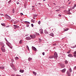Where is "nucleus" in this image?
Returning <instances> with one entry per match:
<instances>
[{
	"mask_svg": "<svg viewBox=\"0 0 76 76\" xmlns=\"http://www.w3.org/2000/svg\"><path fill=\"white\" fill-rule=\"evenodd\" d=\"M0 45H1L2 47L1 48V50L3 52H6V50H5V48L4 47V44L2 42H1L0 43Z\"/></svg>",
	"mask_w": 76,
	"mask_h": 76,
	"instance_id": "nucleus-1",
	"label": "nucleus"
},
{
	"mask_svg": "<svg viewBox=\"0 0 76 76\" xmlns=\"http://www.w3.org/2000/svg\"><path fill=\"white\" fill-rule=\"evenodd\" d=\"M53 58L55 59H57L58 57V55H57V53L55 52L54 53V55L53 56Z\"/></svg>",
	"mask_w": 76,
	"mask_h": 76,
	"instance_id": "nucleus-2",
	"label": "nucleus"
},
{
	"mask_svg": "<svg viewBox=\"0 0 76 76\" xmlns=\"http://www.w3.org/2000/svg\"><path fill=\"white\" fill-rule=\"evenodd\" d=\"M14 29H16V28H19V26L16 25H14Z\"/></svg>",
	"mask_w": 76,
	"mask_h": 76,
	"instance_id": "nucleus-3",
	"label": "nucleus"
},
{
	"mask_svg": "<svg viewBox=\"0 0 76 76\" xmlns=\"http://www.w3.org/2000/svg\"><path fill=\"white\" fill-rule=\"evenodd\" d=\"M26 40H29L31 39V38H30V37H27L26 38Z\"/></svg>",
	"mask_w": 76,
	"mask_h": 76,
	"instance_id": "nucleus-4",
	"label": "nucleus"
},
{
	"mask_svg": "<svg viewBox=\"0 0 76 76\" xmlns=\"http://www.w3.org/2000/svg\"><path fill=\"white\" fill-rule=\"evenodd\" d=\"M39 31L40 32L41 34H43V30H42V29H40Z\"/></svg>",
	"mask_w": 76,
	"mask_h": 76,
	"instance_id": "nucleus-5",
	"label": "nucleus"
},
{
	"mask_svg": "<svg viewBox=\"0 0 76 76\" xmlns=\"http://www.w3.org/2000/svg\"><path fill=\"white\" fill-rule=\"evenodd\" d=\"M30 37H31V38H35L36 36H35V35L34 34L33 35H31L30 36Z\"/></svg>",
	"mask_w": 76,
	"mask_h": 76,
	"instance_id": "nucleus-6",
	"label": "nucleus"
},
{
	"mask_svg": "<svg viewBox=\"0 0 76 76\" xmlns=\"http://www.w3.org/2000/svg\"><path fill=\"white\" fill-rule=\"evenodd\" d=\"M32 49L33 50L36 51H37V49L35 48V47H34V46H32Z\"/></svg>",
	"mask_w": 76,
	"mask_h": 76,
	"instance_id": "nucleus-7",
	"label": "nucleus"
},
{
	"mask_svg": "<svg viewBox=\"0 0 76 76\" xmlns=\"http://www.w3.org/2000/svg\"><path fill=\"white\" fill-rule=\"evenodd\" d=\"M61 66L62 68H64L65 67V65L64 64H61Z\"/></svg>",
	"mask_w": 76,
	"mask_h": 76,
	"instance_id": "nucleus-8",
	"label": "nucleus"
},
{
	"mask_svg": "<svg viewBox=\"0 0 76 76\" xmlns=\"http://www.w3.org/2000/svg\"><path fill=\"white\" fill-rule=\"evenodd\" d=\"M6 44H7V45L8 46V47H10V48H11V49H12V47L9 44V43H8L7 42Z\"/></svg>",
	"mask_w": 76,
	"mask_h": 76,
	"instance_id": "nucleus-9",
	"label": "nucleus"
},
{
	"mask_svg": "<svg viewBox=\"0 0 76 76\" xmlns=\"http://www.w3.org/2000/svg\"><path fill=\"white\" fill-rule=\"evenodd\" d=\"M25 23H26V24H27V25H29V24H30V23L29 22L25 21Z\"/></svg>",
	"mask_w": 76,
	"mask_h": 76,
	"instance_id": "nucleus-10",
	"label": "nucleus"
},
{
	"mask_svg": "<svg viewBox=\"0 0 76 76\" xmlns=\"http://www.w3.org/2000/svg\"><path fill=\"white\" fill-rule=\"evenodd\" d=\"M49 35H50V36H51V37H54V34H53V33H51Z\"/></svg>",
	"mask_w": 76,
	"mask_h": 76,
	"instance_id": "nucleus-11",
	"label": "nucleus"
},
{
	"mask_svg": "<svg viewBox=\"0 0 76 76\" xmlns=\"http://www.w3.org/2000/svg\"><path fill=\"white\" fill-rule=\"evenodd\" d=\"M49 58H54L53 56H50L49 57Z\"/></svg>",
	"mask_w": 76,
	"mask_h": 76,
	"instance_id": "nucleus-12",
	"label": "nucleus"
},
{
	"mask_svg": "<svg viewBox=\"0 0 76 76\" xmlns=\"http://www.w3.org/2000/svg\"><path fill=\"white\" fill-rule=\"evenodd\" d=\"M61 71L62 72V73H64V72L66 71V69H64Z\"/></svg>",
	"mask_w": 76,
	"mask_h": 76,
	"instance_id": "nucleus-13",
	"label": "nucleus"
},
{
	"mask_svg": "<svg viewBox=\"0 0 76 76\" xmlns=\"http://www.w3.org/2000/svg\"><path fill=\"white\" fill-rule=\"evenodd\" d=\"M20 73H23L24 72V70L20 69Z\"/></svg>",
	"mask_w": 76,
	"mask_h": 76,
	"instance_id": "nucleus-14",
	"label": "nucleus"
},
{
	"mask_svg": "<svg viewBox=\"0 0 76 76\" xmlns=\"http://www.w3.org/2000/svg\"><path fill=\"white\" fill-rule=\"evenodd\" d=\"M33 73L34 74V75H35V76L37 75V72L34 71L33 72Z\"/></svg>",
	"mask_w": 76,
	"mask_h": 76,
	"instance_id": "nucleus-15",
	"label": "nucleus"
},
{
	"mask_svg": "<svg viewBox=\"0 0 76 76\" xmlns=\"http://www.w3.org/2000/svg\"><path fill=\"white\" fill-rule=\"evenodd\" d=\"M67 74L68 76H70V73L69 72V71H67Z\"/></svg>",
	"mask_w": 76,
	"mask_h": 76,
	"instance_id": "nucleus-16",
	"label": "nucleus"
},
{
	"mask_svg": "<svg viewBox=\"0 0 76 76\" xmlns=\"http://www.w3.org/2000/svg\"><path fill=\"white\" fill-rule=\"evenodd\" d=\"M31 60H32V58H31L30 57H29L28 58V61H31Z\"/></svg>",
	"mask_w": 76,
	"mask_h": 76,
	"instance_id": "nucleus-17",
	"label": "nucleus"
},
{
	"mask_svg": "<svg viewBox=\"0 0 76 76\" xmlns=\"http://www.w3.org/2000/svg\"><path fill=\"white\" fill-rule=\"evenodd\" d=\"M68 56L69 57H72V54H69V55H68Z\"/></svg>",
	"mask_w": 76,
	"mask_h": 76,
	"instance_id": "nucleus-18",
	"label": "nucleus"
},
{
	"mask_svg": "<svg viewBox=\"0 0 76 76\" xmlns=\"http://www.w3.org/2000/svg\"><path fill=\"white\" fill-rule=\"evenodd\" d=\"M15 59L16 60H18L19 59V58H18V57H15Z\"/></svg>",
	"mask_w": 76,
	"mask_h": 76,
	"instance_id": "nucleus-19",
	"label": "nucleus"
},
{
	"mask_svg": "<svg viewBox=\"0 0 76 76\" xmlns=\"http://www.w3.org/2000/svg\"><path fill=\"white\" fill-rule=\"evenodd\" d=\"M69 71L70 72H72V69H71V68H70L69 69Z\"/></svg>",
	"mask_w": 76,
	"mask_h": 76,
	"instance_id": "nucleus-20",
	"label": "nucleus"
},
{
	"mask_svg": "<svg viewBox=\"0 0 76 76\" xmlns=\"http://www.w3.org/2000/svg\"><path fill=\"white\" fill-rule=\"evenodd\" d=\"M19 43L20 44L22 43V40H20L19 42Z\"/></svg>",
	"mask_w": 76,
	"mask_h": 76,
	"instance_id": "nucleus-21",
	"label": "nucleus"
},
{
	"mask_svg": "<svg viewBox=\"0 0 76 76\" xmlns=\"http://www.w3.org/2000/svg\"><path fill=\"white\" fill-rule=\"evenodd\" d=\"M6 16H8V17L9 18H11L10 17V16H9L8 15H7V14H6Z\"/></svg>",
	"mask_w": 76,
	"mask_h": 76,
	"instance_id": "nucleus-22",
	"label": "nucleus"
},
{
	"mask_svg": "<svg viewBox=\"0 0 76 76\" xmlns=\"http://www.w3.org/2000/svg\"><path fill=\"white\" fill-rule=\"evenodd\" d=\"M33 16L34 17H37V16H38V15H36V14H35V15H34Z\"/></svg>",
	"mask_w": 76,
	"mask_h": 76,
	"instance_id": "nucleus-23",
	"label": "nucleus"
},
{
	"mask_svg": "<svg viewBox=\"0 0 76 76\" xmlns=\"http://www.w3.org/2000/svg\"><path fill=\"white\" fill-rule=\"evenodd\" d=\"M1 25L3 26H5V24L4 23L1 24Z\"/></svg>",
	"mask_w": 76,
	"mask_h": 76,
	"instance_id": "nucleus-24",
	"label": "nucleus"
},
{
	"mask_svg": "<svg viewBox=\"0 0 76 76\" xmlns=\"http://www.w3.org/2000/svg\"><path fill=\"white\" fill-rule=\"evenodd\" d=\"M76 47V45H74L72 47L73 48H75Z\"/></svg>",
	"mask_w": 76,
	"mask_h": 76,
	"instance_id": "nucleus-25",
	"label": "nucleus"
},
{
	"mask_svg": "<svg viewBox=\"0 0 76 76\" xmlns=\"http://www.w3.org/2000/svg\"><path fill=\"white\" fill-rule=\"evenodd\" d=\"M12 1V0H10V1H9L8 2V3L9 4L11 3V2Z\"/></svg>",
	"mask_w": 76,
	"mask_h": 76,
	"instance_id": "nucleus-26",
	"label": "nucleus"
},
{
	"mask_svg": "<svg viewBox=\"0 0 76 76\" xmlns=\"http://www.w3.org/2000/svg\"><path fill=\"white\" fill-rule=\"evenodd\" d=\"M64 13H67V10H65L64 11Z\"/></svg>",
	"mask_w": 76,
	"mask_h": 76,
	"instance_id": "nucleus-27",
	"label": "nucleus"
},
{
	"mask_svg": "<svg viewBox=\"0 0 76 76\" xmlns=\"http://www.w3.org/2000/svg\"><path fill=\"white\" fill-rule=\"evenodd\" d=\"M39 39V41L40 42H41V39Z\"/></svg>",
	"mask_w": 76,
	"mask_h": 76,
	"instance_id": "nucleus-28",
	"label": "nucleus"
},
{
	"mask_svg": "<svg viewBox=\"0 0 76 76\" xmlns=\"http://www.w3.org/2000/svg\"><path fill=\"white\" fill-rule=\"evenodd\" d=\"M12 13H15V10L14 9L12 10Z\"/></svg>",
	"mask_w": 76,
	"mask_h": 76,
	"instance_id": "nucleus-29",
	"label": "nucleus"
},
{
	"mask_svg": "<svg viewBox=\"0 0 76 76\" xmlns=\"http://www.w3.org/2000/svg\"><path fill=\"white\" fill-rule=\"evenodd\" d=\"M60 10L59 9V10H56V12H58V11H60Z\"/></svg>",
	"mask_w": 76,
	"mask_h": 76,
	"instance_id": "nucleus-30",
	"label": "nucleus"
},
{
	"mask_svg": "<svg viewBox=\"0 0 76 76\" xmlns=\"http://www.w3.org/2000/svg\"><path fill=\"white\" fill-rule=\"evenodd\" d=\"M13 69L15 70V71H16V69L15 68H14Z\"/></svg>",
	"mask_w": 76,
	"mask_h": 76,
	"instance_id": "nucleus-31",
	"label": "nucleus"
},
{
	"mask_svg": "<svg viewBox=\"0 0 76 76\" xmlns=\"http://www.w3.org/2000/svg\"><path fill=\"white\" fill-rule=\"evenodd\" d=\"M26 48H27V49L28 50H29V47H28V45H27L26 46Z\"/></svg>",
	"mask_w": 76,
	"mask_h": 76,
	"instance_id": "nucleus-32",
	"label": "nucleus"
},
{
	"mask_svg": "<svg viewBox=\"0 0 76 76\" xmlns=\"http://www.w3.org/2000/svg\"><path fill=\"white\" fill-rule=\"evenodd\" d=\"M4 69V67L1 66V69Z\"/></svg>",
	"mask_w": 76,
	"mask_h": 76,
	"instance_id": "nucleus-33",
	"label": "nucleus"
},
{
	"mask_svg": "<svg viewBox=\"0 0 76 76\" xmlns=\"http://www.w3.org/2000/svg\"><path fill=\"white\" fill-rule=\"evenodd\" d=\"M38 24H39V25L40 24V23H41V21H39L38 22Z\"/></svg>",
	"mask_w": 76,
	"mask_h": 76,
	"instance_id": "nucleus-34",
	"label": "nucleus"
},
{
	"mask_svg": "<svg viewBox=\"0 0 76 76\" xmlns=\"http://www.w3.org/2000/svg\"><path fill=\"white\" fill-rule=\"evenodd\" d=\"M70 10H69V13H68V14H70Z\"/></svg>",
	"mask_w": 76,
	"mask_h": 76,
	"instance_id": "nucleus-35",
	"label": "nucleus"
},
{
	"mask_svg": "<svg viewBox=\"0 0 76 76\" xmlns=\"http://www.w3.org/2000/svg\"><path fill=\"white\" fill-rule=\"evenodd\" d=\"M65 63L66 64H67V60H66L65 61Z\"/></svg>",
	"mask_w": 76,
	"mask_h": 76,
	"instance_id": "nucleus-36",
	"label": "nucleus"
},
{
	"mask_svg": "<svg viewBox=\"0 0 76 76\" xmlns=\"http://www.w3.org/2000/svg\"><path fill=\"white\" fill-rule=\"evenodd\" d=\"M42 55H43V56H44V55H45V53L43 52V53H42Z\"/></svg>",
	"mask_w": 76,
	"mask_h": 76,
	"instance_id": "nucleus-37",
	"label": "nucleus"
},
{
	"mask_svg": "<svg viewBox=\"0 0 76 76\" xmlns=\"http://www.w3.org/2000/svg\"><path fill=\"white\" fill-rule=\"evenodd\" d=\"M31 26L32 27H34V24H31Z\"/></svg>",
	"mask_w": 76,
	"mask_h": 76,
	"instance_id": "nucleus-38",
	"label": "nucleus"
},
{
	"mask_svg": "<svg viewBox=\"0 0 76 76\" xmlns=\"http://www.w3.org/2000/svg\"><path fill=\"white\" fill-rule=\"evenodd\" d=\"M64 31H67V28H66V29H64Z\"/></svg>",
	"mask_w": 76,
	"mask_h": 76,
	"instance_id": "nucleus-39",
	"label": "nucleus"
},
{
	"mask_svg": "<svg viewBox=\"0 0 76 76\" xmlns=\"http://www.w3.org/2000/svg\"><path fill=\"white\" fill-rule=\"evenodd\" d=\"M58 16H59V17H61V15L59 14Z\"/></svg>",
	"mask_w": 76,
	"mask_h": 76,
	"instance_id": "nucleus-40",
	"label": "nucleus"
},
{
	"mask_svg": "<svg viewBox=\"0 0 76 76\" xmlns=\"http://www.w3.org/2000/svg\"><path fill=\"white\" fill-rule=\"evenodd\" d=\"M70 51L69 50V51L67 52V53H68V54H69V53H70Z\"/></svg>",
	"mask_w": 76,
	"mask_h": 76,
	"instance_id": "nucleus-41",
	"label": "nucleus"
},
{
	"mask_svg": "<svg viewBox=\"0 0 76 76\" xmlns=\"http://www.w3.org/2000/svg\"><path fill=\"white\" fill-rule=\"evenodd\" d=\"M27 27H29V24H27L26 25Z\"/></svg>",
	"mask_w": 76,
	"mask_h": 76,
	"instance_id": "nucleus-42",
	"label": "nucleus"
},
{
	"mask_svg": "<svg viewBox=\"0 0 76 76\" xmlns=\"http://www.w3.org/2000/svg\"><path fill=\"white\" fill-rule=\"evenodd\" d=\"M20 15H21V16H22V15H23V13H21Z\"/></svg>",
	"mask_w": 76,
	"mask_h": 76,
	"instance_id": "nucleus-43",
	"label": "nucleus"
},
{
	"mask_svg": "<svg viewBox=\"0 0 76 76\" xmlns=\"http://www.w3.org/2000/svg\"><path fill=\"white\" fill-rule=\"evenodd\" d=\"M74 54L76 55V51L74 52Z\"/></svg>",
	"mask_w": 76,
	"mask_h": 76,
	"instance_id": "nucleus-44",
	"label": "nucleus"
},
{
	"mask_svg": "<svg viewBox=\"0 0 76 76\" xmlns=\"http://www.w3.org/2000/svg\"><path fill=\"white\" fill-rule=\"evenodd\" d=\"M74 57H76V54H74Z\"/></svg>",
	"mask_w": 76,
	"mask_h": 76,
	"instance_id": "nucleus-45",
	"label": "nucleus"
},
{
	"mask_svg": "<svg viewBox=\"0 0 76 76\" xmlns=\"http://www.w3.org/2000/svg\"><path fill=\"white\" fill-rule=\"evenodd\" d=\"M33 23H35V20H33V21H32Z\"/></svg>",
	"mask_w": 76,
	"mask_h": 76,
	"instance_id": "nucleus-46",
	"label": "nucleus"
},
{
	"mask_svg": "<svg viewBox=\"0 0 76 76\" xmlns=\"http://www.w3.org/2000/svg\"><path fill=\"white\" fill-rule=\"evenodd\" d=\"M53 45H57V44H56V43H55Z\"/></svg>",
	"mask_w": 76,
	"mask_h": 76,
	"instance_id": "nucleus-47",
	"label": "nucleus"
},
{
	"mask_svg": "<svg viewBox=\"0 0 76 76\" xmlns=\"http://www.w3.org/2000/svg\"><path fill=\"white\" fill-rule=\"evenodd\" d=\"M17 4H19V2H17Z\"/></svg>",
	"mask_w": 76,
	"mask_h": 76,
	"instance_id": "nucleus-48",
	"label": "nucleus"
},
{
	"mask_svg": "<svg viewBox=\"0 0 76 76\" xmlns=\"http://www.w3.org/2000/svg\"><path fill=\"white\" fill-rule=\"evenodd\" d=\"M37 35H39V33H37Z\"/></svg>",
	"mask_w": 76,
	"mask_h": 76,
	"instance_id": "nucleus-49",
	"label": "nucleus"
},
{
	"mask_svg": "<svg viewBox=\"0 0 76 76\" xmlns=\"http://www.w3.org/2000/svg\"><path fill=\"white\" fill-rule=\"evenodd\" d=\"M67 67H70V66H69V65H67Z\"/></svg>",
	"mask_w": 76,
	"mask_h": 76,
	"instance_id": "nucleus-50",
	"label": "nucleus"
},
{
	"mask_svg": "<svg viewBox=\"0 0 76 76\" xmlns=\"http://www.w3.org/2000/svg\"><path fill=\"white\" fill-rule=\"evenodd\" d=\"M45 34H48V32H45Z\"/></svg>",
	"mask_w": 76,
	"mask_h": 76,
	"instance_id": "nucleus-51",
	"label": "nucleus"
},
{
	"mask_svg": "<svg viewBox=\"0 0 76 76\" xmlns=\"http://www.w3.org/2000/svg\"><path fill=\"white\" fill-rule=\"evenodd\" d=\"M17 76H21V75H17Z\"/></svg>",
	"mask_w": 76,
	"mask_h": 76,
	"instance_id": "nucleus-52",
	"label": "nucleus"
},
{
	"mask_svg": "<svg viewBox=\"0 0 76 76\" xmlns=\"http://www.w3.org/2000/svg\"><path fill=\"white\" fill-rule=\"evenodd\" d=\"M8 27H9V26H6V28H8Z\"/></svg>",
	"mask_w": 76,
	"mask_h": 76,
	"instance_id": "nucleus-53",
	"label": "nucleus"
},
{
	"mask_svg": "<svg viewBox=\"0 0 76 76\" xmlns=\"http://www.w3.org/2000/svg\"><path fill=\"white\" fill-rule=\"evenodd\" d=\"M74 69H76V66H75Z\"/></svg>",
	"mask_w": 76,
	"mask_h": 76,
	"instance_id": "nucleus-54",
	"label": "nucleus"
},
{
	"mask_svg": "<svg viewBox=\"0 0 76 76\" xmlns=\"http://www.w3.org/2000/svg\"><path fill=\"white\" fill-rule=\"evenodd\" d=\"M31 20V22H32L33 20V19H32Z\"/></svg>",
	"mask_w": 76,
	"mask_h": 76,
	"instance_id": "nucleus-55",
	"label": "nucleus"
},
{
	"mask_svg": "<svg viewBox=\"0 0 76 76\" xmlns=\"http://www.w3.org/2000/svg\"><path fill=\"white\" fill-rule=\"evenodd\" d=\"M55 5V6H56V4L55 3H53Z\"/></svg>",
	"mask_w": 76,
	"mask_h": 76,
	"instance_id": "nucleus-56",
	"label": "nucleus"
},
{
	"mask_svg": "<svg viewBox=\"0 0 76 76\" xmlns=\"http://www.w3.org/2000/svg\"><path fill=\"white\" fill-rule=\"evenodd\" d=\"M38 4H40V5L41 4V3H38Z\"/></svg>",
	"mask_w": 76,
	"mask_h": 76,
	"instance_id": "nucleus-57",
	"label": "nucleus"
},
{
	"mask_svg": "<svg viewBox=\"0 0 76 76\" xmlns=\"http://www.w3.org/2000/svg\"><path fill=\"white\" fill-rule=\"evenodd\" d=\"M0 69H1V66H0Z\"/></svg>",
	"mask_w": 76,
	"mask_h": 76,
	"instance_id": "nucleus-58",
	"label": "nucleus"
},
{
	"mask_svg": "<svg viewBox=\"0 0 76 76\" xmlns=\"http://www.w3.org/2000/svg\"><path fill=\"white\" fill-rule=\"evenodd\" d=\"M6 41H7V42H8V41H7V40L6 39Z\"/></svg>",
	"mask_w": 76,
	"mask_h": 76,
	"instance_id": "nucleus-59",
	"label": "nucleus"
},
{
	"mask_svg": "<svg viewBox=\"0 0 76 76\" xmlns=\"http://www.w3.org/2000/svg\"><path fill=\"white\" fill-rule=\"evenodd\" d=\"M6 41H7V42H8V41H7V40L6 39Z\"/></svg>",
	"mask_w": 76,
	"mask_h": 76,
	"instance_id": "nucleus-60",
	"label": "nucleus"
},
{
	"mask_svg": "<svg viewBox=\"0 0 76 76\" xmlns=\"http://www.w3.org/2000/svg\"><path fill=\"white\" fill-rule=\"evenodd\" d=\"M1 16H4V15L3 14H1Z\"/></svg>",
	"mask_w": 76,
	"mask_h": 76,
	"instance_id": "nucleus-61",
	"label": "nucleus"
},
{
	"mask_svg": "<svg viewBox=\"0 0 76 76\" xmlns=\"http://www.w3.org/2000/svg\"><path fill=\"white\" fill-rule=\"evenodd\" d=\"M76 5H75L74 7H76Z\"/></svg>",
	"mask_w": 76,
	"mask_h": 76,
	"instance_id": "nucleus-62",
	"label": "nucleus"
},
{
	"mask_svg": "<svg viewBox=\"0 0 76 76\" xmlns=\"http://www.w3.org/2000/svg\"><path fill=\"white\" fill-rule=\"evenodd\" d=\"M33 18H34V19H35V17H34Z\"/></svg>",
	"mask_w": 76,
	"mask_h": 76,
	"instance_id": "nucleus-63",
	"label": "nucleus"
},
{
	"mask_svg": "<svg viewBox=\"0 0 76 76\" xmlns=\"http://www.w3.org/2000/svg\"><path fill=\"white\" fill-rule=\"evenodd\" d=\"M34 6H32V7H34Z\"/></svg>",
	"mask_w": 76,
	"mask_h": 76,
	"instance_id": "nucleus-64",
	"label": "nucleus"
}]
</instances>
